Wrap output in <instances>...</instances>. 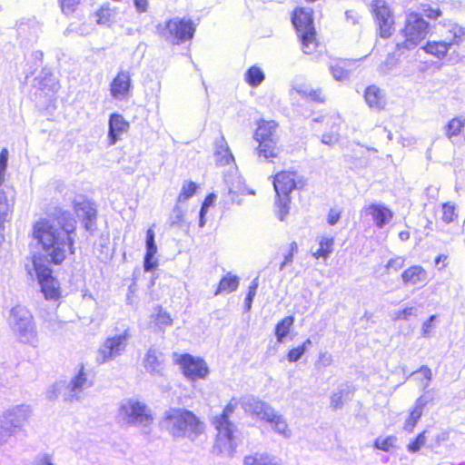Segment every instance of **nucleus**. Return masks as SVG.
<instances>
[{"label":"nucleus","mask_w":465,"mask_h":465,"mask_svg":"<svg viewBox=\"0 0 465 465\" xmlns=\"http://www.w3.org/2000/svg\"><path fill=\"white\" fill-rule=\"evenodd\" d=\"M57 214L38 221L33 231V236L41 245L45 260L54 264H61L67 251L74 253V242L75 220L60 210Z\"/></svg>","instance_id":"obj_1"},{"label":"nucleus","mask_w":465,"mask_h":465,"mask_svg":"<svg viewBox=\"0 0 465 465\" xmlns=\"http://www.w3.org/2000/svg\"><path fill=\"white\" fill-rule=\"evenodd\" d=\"M175 440L188 439L194 441L204 431V424L191 411L183 408H170L160 422Z\"/></svg>","instance_id":"obj_2"},{"label":"nucleus","mask_w":465,"mask_h":465,"mask_svg":"<svg viewBox=\"0 0 465 465\" xmlns=\"http://www.w3.org/2000/svg\"><path fill=\"white\" fill-rule=\"evenodd\" d=\"M449 32L451 37L447 41L443 39L429 40L422 45L423 52L448 64H455L460 61V54L456 50L465 41V27L453 24Z\"/></svg>","instance_id":"obj_3"},{"label":"nucleus","mask_w":465,"mask_h":465,"mask_svg":"<svg viewBox=\"0 0 465 465\" xmlns=\"http://www.w3.org/2000/svg\"><path fill=\"white\" fill-rule=\"evenodd\" d=\"M430 32V25L420 14L411 12L406 15L400 34L401 42L396 43L393 54L397 57L406 55L422 43Z\"/></svg>","instance_id":"obj_4"},{"label":"nucleus","mask_w":465,"mask_h":465,"mask_svg":"<svg viewBox=\"0 0 465 465\" xmlns=\"http://www.w3.org/2000/svg\"><path fill=\"white\" fill-rule=\"evenodd\" d=\"M292 24L305 54H315L319 52L321 42L314 26L313 12L305 7H296L292 12Z\"/></svg>","instance_id":"obj_5"},{"label":"nucleus","mask_w":465,"mask_h":465,"mask_svg":"<svg viewBox=\"0 0 465 465\" xmlns=\"http://www.w3.org/2000/svg\"><path fill=\"white\" fill-rule=\"evenodd\" d=\"M235 404L232 401L226 405L222 414L213 418V425L217 430L215 443L213 448V454L232 458L235 452L234 440L235 426L230 421L229 416L234 411Z\"/></svg>","instance_id":"obj_6"},{"label":"nucleus","mask_w":465,"mask_h":465,"mask_svg":"<svg viewBox=\"0 0 465 465\" xmlns=\"http://www.w3.org/2000/svg\"><path fill=\"white\" fill-rule=\"evenodd\" d=\"M9 326L16 339L25 344L36 346L37 331L31 312L24 306L16 305L10 311Z\"/></svg>","instance_id":"obj_7"},{"label":"nucleus","mask_w":465,"mask_h":465,"mask_svg":"<svg viewBox=\"0 0 465 465\" xmlns=\"http://www.w3.org/2000/svg\"><path fill=\"white\" fill-rule=\"evenodd\" d=\"M156 28L158 35L173 45L191 41L196 31L194 22L185 17L167 19L164 25L159 24Z\"/></svg>","instance_id":"obj_8"},{"label":"nucleus","mask_w":465,"mask_h":465,"mask_svg":"<svg viewBox=\"0 0 465 465\" xmlns=\"http://www.w3.org/2000/svg\"><path fill=\"white\" fill-rule=\"evenodd\" d=\"M370 10L378 35L383 39L391 37L395 32L396 21L386 0H372Z\"/></svg>","instance_id":"obj_9"},{"label":"nucleus","mask_w":465,"mask_h":465,"mask_svg":"<svg viewBox=\"0 0 465 465\" xmlns=\"http://www.w3.org/2000/svg\"><path fill=\"white\" fill-rule=\"evenodd\" d=\"M31 409L28 405H17L6 410L0 416V440L20 430L27 422Z\"/></svg>","instance_id":"obj_10"},{"label":"nucleus","mask_w":465,"mask_h":465,"mask_svg":"<svg viewBox=\"0 0 465 465\" xmlns=\"http://www.w3.org/2000/svg\"><path fill=\"white\" fill-rule=\"evenodd\" d=\"M119 416L128 425L148 427L153 420L150 408L135 400L124 401L119 409Z\"/></svg>","instance_id":"obj_11"},{"label":"nucleus","mask_w":465,"mask_h":465,"mask_svg":"<svg viewBox=\"0 0 465 465\" xmlns=\"http://www.w3.org/2000/svg\"><path fill=\"white\" fill-rule=\"evenodd\" d=\"M131 337L129 329L124 330L121 333L108 336L98 349L97 362H108L123 355Z\"/></svg>","instance_id":"obj_12"},{"label":"nucleus","mask_w":465,"mask_h":465,"mask_svg":"<svg viewBox=\"0 0 465 465\" xmlns=\"http://www.w3.org/2000/svg\"><path fill=\"white\" fill-rule=\"evenodd\" d=\"M33 269L35 272L41 291L45 299L55 300L59 297L58 282L52 276V270L43 263V258L40 255L33 256Z\"/></svg>","instance_id":"obj_13"},{"label":"nucleus","mask_w":465,"mask_h":465,"mask_svg":"<svg viewBox=\"0 0 465 465\" xmlns=\"http://www.w3.org/2000/svg\"><path fill=\"white\" fill-rule=\"evenodd\" d=\"M273 187L279 203H287L291 201V193L297 188V173L293 171H281L274 175Z\"/></svg>","instance_id":"obj_14"},{"label":"nucleus","mask_w":465,"mask_h":465,"mask_svg":"<svg viewBox=\"0 0 465 465\" xmlns=\"http://www.w3.org/2000/svg\"><path fill=\"white\" fill-rule=\"evenodd\" d=\"M239 403L245 413L257 418L261 420L267 421L272 416L275 409L268 402L260 400L252 395H246L240 399Z\"/></svg>","instance_id":"obj_15"},{"label":"nucleus","mask_w":465,"mask_h":465,"mask_svg":"<svg viewBox=\"0 0 465 465\" xmlns=\"http://www.w3.org/2000/svg\"><path fill=\"white\" fill-rule=\"evenodd\" d=\"M91 386L92 381L87 379V374L82 368L69 382L65 381L64 401H74L82 400L84 391Z\"/></svg>","instance_id":"obj_16"},{"label":"nucleus","mask_w":465,"mask_h":465,"mask_svg":"<svg viewBox=\"0 0 465 465\" xmlns=\"http://www.w3.org/2000/svg\"><path fill=\"white\" fill-rule=\"evenodd\" d=\"M178 363L181 365L184 375L191 380L203 379L209 372L203 360L193 358L190 354L180 356Z\"/></svg>","instance_id":"obj_17"},{"label":"nucleus","mask_w":465,"mask_h":465,"mask_svg":"<svg viewBox=\"0 0 465 465\" xmlns=\"http://www.w3.org/2000/svg\"><path fill=\"white\" fill-rule=\"evenodd\" d=\"M132 90L131 74L127 70H119L110 83V94L116 100L127 98Z\"/></svg>","instance_id":"obj_18"},{"label":"nucleus","mask_w":465,"mask_h":465,"mask_svg":"<svg viewBox=\"0 0 465 465\" xmlns=\"http://www.w3.org/2000/svg\"><path fill=\"white\" fill-rule=\"evenodd\" d=\"M355 59L336 58L332 60L330 69L333 77L338 81L348 79L359 67Z\"/></svg>","instance_id":"obj_19"},{"label":"nucleus","mask_w":465,"mask_h":465,"mask_svg":"<svg viewBox=\"0 0 465 465\" xmlns=\"http://www.w3.org/2000/svg\"><path fill=\"white\" fill-rule=\"evenodd\" d=\"M130 124L124 116L117 113H113L109 116L108 143L114 145L120 139L121 135L127 133Z\"/></svg>","instance_id":"obj_20"},{"label":"nucleus","mask_w":465,"mask_h":465,"mask_svg":"<svg viewBox=\"0 0 465 465\" xmlns=\"http://www.w3.org/2000/svg\"><path fill=\"white\" fill-rule=\"evenodd\" d=\"M118 8L110 3H104L92 14L96 25L107 27L116 22Z\"/></svg>","instance_id":"obj_21"},{"label":"nucleus","mask_w":465,"mask_h":465,"mask_svg":"<svg viewBox=\"0 0 465 465\" xmlns=\"http://www.w3.org/2000/svg\"><path fill=\"white\" fill-rule=\"evenodd\" d=\"M364 100L371 109L381 111L386 106V97L383 91L376 84H371L364 90Z\"/></svg>","instance_id":"obj_22"},{"label":"nucleus","mask_w":465,"mask_h":465,"mask_svg":"<svg viewBox=\"0 0 465 465\" xmlns=\"http://www.w3.org/2000/svg\"><path fill=\"white\" fill-rule=\"evenodd\" d=\"M143 367L151 375L162 376L163 374V359L162 353L154 349H149L143 359Z\"/></svg>","instance_id":"obj_23"},{"label":"nucleus","mask_w":465,"mask_h":465,"mask_svg":"<svg viewBox=\"0 0 465 465\" xmlns=\"http://www.w3.org/2000/svg\"><path fill=\"white\" fill-rule=\"evenodd\" d=\"M278 124L272 120H260L254 132L255 141L278 140Z\"/></svg>","instance_id":"obj_24"},{"label":"nucleus","mask_w":465,"mask_h":465,"mask_svg":"<svg viewBox=\"0 0 465 465\" xmlns=\"http://www.w3.org/2000/svg\"><path fill=\"white\" fill-rule=\"evenodd\" d=\"M365 213L372 216L376 225L380 228L387 224L392 218V212L385 205H369Z\"/></svg>","instance_id":"obj_25"},{"label":"nucleus","mask_w":465,"mask_h":465,"mask_svg":"<svg viewBox=\"0 0 465 465\" xmlns=\"http://www.w3.org/2000/svg\"><path fill=\"white\" fill-rule=\"evenodd\" d=\"M157 252V246L154 242V232L149 228L146 232V253L144 257V271H152L156 266V262L153 261L154 254Z\"/></svg>","instance_id":"obj_26"},{"label":"nucleus","mask_w":465,"mask_h":465,"mask_svg":"<svg viewBox=\"0 0 465 465\" xmlns=\"http://www.w3.org/2000/svg\"><path fill=\"white\" fill-rule=\"evenodd\" d=\"M401 279L404 284L415 285L426 282L427 272L422 266L413 265L402 272Z\"/></svg>","instance_id":"obj_27"},{"label":"nucleus","mask_w":465,"mask_h":465,"mask_svg":"<svg viewBox=\"0 0 465 465\" xmlns=\"http://www.w3.org/2000/svg\"><path fill=\"white\" fill-rule=\"evenodd\" d=\"M268 423L272 425V429L278 434L282 437L289 439L292 436L291 430L289 429L286 419L279 413L277 411H274L267 420Z\"/></svg>","instance_id":"obj_28"},{"label":"nucleus","mask_w":465,"mask_h":465,"mask_svg":"<svg viewBox=\"0 0 465 465\" xmlns=\"http://www.w3.org/2000/svg\"><path fill=\"white\" fill-rule=\"evenodd\" d=\"M243 465H282L272 455L267 452H254L246 456Z\"/></svg>","instance_id":"obj_29"},{"label":"nucleus","mask_w":465,"mask_h":465,"mask_svg":"<svg viewBox=\"0 0 465 465\" xmlns=\"http://www.w3.org/2000/svg\"><path fill=\"white\" fill-rule=\"evenodd\" d=\"M258 146L256 148L259 156L265 159H273L279 155L280 147L277 145L278 140L256 141Z\"/></svg>","instance_id":"obj_30"},{"label":"nucleus","mask_w":465,"mask_h":465,"mask_svg":"<svg viewBox=\"0 0 465 465\" xmlns=\"http://www.w3.org/2000/svg\"><path fill=\"white\" fill-rule=\"evenodd\" d=\"M465 129V117L454 116L450 118L444 126L445 135L451 140L463 134Z\"/></svg>","instance_id":"obj_31"},{"label":"nucleus","mask_w":465,"mask_h":465,"mask_svg":"<svg viewBox=\"0 0 465 465\" xmlns=\"http://www.w3.org/2000/svg\"><path fill=\"white\" fill-rule=\"evenodd\" d=\"M427 402L428 401L424 396H420V398L417 399L415 407L411 411L409 419L406 420L404 424L405 430L409 432H411L413 430L417 421L422 415V409L427 404Z\"/></svg>","instance_id":"obj_32"},{"label":"nucleus","mask_w":465,"mask_h":465,"mask_svg":"<svg viewBox=\"0 0 465 465\" xmlns=\"http://www.w3.org/2000/svg\"><path fill=\"white\" fill-rule=\"evenodd\" d=\"M81 208L76 212H81L78 215L83 217L84 228L88 232H93L95 229L96 210L93 205H79Z\"/></svg>","instance_id":"obj_33"},{"label":"nucleus","mask_w":465,"mask_h":465,"mask_svg":"<svg viewBox=\"0 0 465 465\" xmlns=\"http://www.w3.org/2000/svg\"><path fill=\"white\" fill-rule=\"evenodd\" d=\"M239 286V278L235 275H232L228 272L223 277L219 282L218 288L214 292V295H218L222 292H232L237 290Z\"/></svg>","instance_id":"obj_34"},{"label":"nucleus","mask_w":465,"mask_h":465,"mask_svg":"<svg viewBox=\"0 0 465 465\" xmlns=\"http://www.w3.org/2000/svg\"><path fill=\"white\" fill-rule=\"evenodd\" d=\"M265 78L264 73L257 65H252L244 74L245 82L252 87L260 85Z\"/></svg>","instance_id":"obj_35"},{"label":"nucleus","mask_w":465,"mask_h":465,"mask_svg":"<svg viewBox=\"0 0 465 465\" xmlns=\"http://www.w3.org/2000/svg\"><path fill=\"white\" fill-rule=\"evenodd\" d=\"M293 322L294 318L292 316H286L277 323L275 335L279 342H282L283 339L288 335Z\"/></svg>","instance_id":"obj_36"},{"label":"nucleus","mask_w":465,"mask_h":465,"mask_svg":"<svg viewBox=\"0 0 465 465\" xmlns=\"http://www.w3.org/2000/svg\"><path fill=\"white\" fill-rule=\"evenodd\" d=\"M420 15H424L427 19L435 21L442 16L443 11L439 5H432L429 3H421L420 5Z\"/></svg>","instance_id":"obj_37"},{"label":"nucleus","mask_w":465,"mask_h":465,"mask_svg":"<svg viewBox=\"0 0 465 465\" xmlns=\"http://www.w3.org/2000/svg\"><path fill=\"white\" fill-rule=\"evenodd\" d=\"M349 394V391L343 389L333 391L331 395V408L332 410L341 409L344 403L350 401Z\"/></svg>","instance_id":"obj_38"},{"label":"nucleus","mask_w":465,"mask_h":465,"mask_svg":"<svg viewBox=\"0 0 465 465\" xmlns=\"http://www.w3.org/2000/svg\"><path fill=\"white\" fill-rule=\"evenodd\" d=\"M320 248L319 250L313 253V256L316 259L320 257L327 258L332 252V246L334 243V239L332 237L323 236L320 240Z\"/></svg>","instance_id":"obj_39"},{"label":"nucleus","mask_w":465,"mask_h":465,"mask_svg":"<svg viewBox=\"0 0 465 465\" xmlns=\"http://www.w3.org/2000/svg\"><path fill=\"white\" fill-rule=\"evenodd\" d=\"M199 185L196 183L191 180L184 181L179 193L178 200L186 201L190 199L193 195H194L197 193Z\"/></svg>","instance_id":"obj_40"},{"label":"nucleus","mask_w":465,"mask_h":465,"mask_svg":"<svg viewBox=\"0 0 465 465\" xmlns=\"http://www.w3.org/2000/svg\"><path fill=\"white\" fill-rule=\"evenodd\" d=\"M435 212L437 214H440L441 219L447 223L453 222L457 216L454 205H438Z\"/></svg>","instance_id":"obj_41"},{"label":"nucleus","mask_w":465,"mask_h":465,"mask_svg":"<svg viewBox=\"0 0 465 465\" xmlns=\"http://www.w3.org/2000/svg\"><path fill=\"white\" fill-rule=\"evenodd\" d=\"M155 323L161 329L164 330L173 324L171 315L164 311L161 306L158 307V312L155 317Z\"/></svg>","instance_id":"obj_42"},{"label":"nucleus","mask_w":465,"mask_h":465,"mask_svg":"<svg viewBox=\"0 0 465 465\" xmlns=\"http://www.w3.org/2000/svg\"><path fill=\"white\" fill-rule=\"evenodd\" d=\"M65 391V381H61L55 382L52 386H50L46 391V398L50 401H54L58 398L60 394L64 396V392Z\"/></svg>","instance_id":"obj_43"},{"label":"nucleus","mask_w":465,"mask_h":465,"mask_svg":"<svg viewBox=\"0 0 465 465\" xmlns=\"http://www.w3.org/2000/svg\"><path fill=\"white\" fill-rule=\"evenodd\" d=\"M59 2L62 12L70 15L76 11L81 0H59Z\"/></svg>","instance_id":"obj_44"},{"label":"nucleus","mask_w":465,"mask_h":465,"mask_svg":"<svg viewBox=\"0 0 465 465\" xmlns=\"http://www.w3.org/2000/svg\"><path fill=\"white\" fill-rule=\"evenodd\" d=\"M308 100L314 103H324L326 101V95L322 89H312L306 94Z\"/></svg>","instance_id":"obj_45"},{"label":"nucleus","mask_w":465,"mask_h":465,"mask_svg":"<svg viewBox=\"0 0 465 465\" xmlns=\"http://www.w3.org/2000/svg\"><path fill=\"white\" fill-rule=\"evenodd\" d=\"M405 259L401 256H397L388 261L385 268L388 272H397L404 266Z\"/></svg>","instance_id":"obj_46"},{"label":"nucleus","mask_w":465,"mask_h":465,"mask_svg":"<svg viewBox=\"0 0 465 465\" xmlns=\"http://www.w3.org/2000/svg\"><path fill=\"white\" fill-rule=\"evenodd\" d=\"M426 437L425 432L420 433L414 441L411 442L408 445V450L410 452H417L420 450V448L425 444Z\"/></svg>","instance_id":"obj_47"},{"label":"nucleus","mask_w":465,"mask_h":465,"mask_svg":"<svg viewBox=\"0 0 465 465\" xmlns=\"http://www.w3.org/2000/svg\"><path fill=\"white\" fill-rule=\"evenodd\" d=\"M342 213V210L339 206H334L330 209V212L328 213V223L330 225H334L337 223V222L340 220L341 214Z\"/></svg>","instance_id":"obj_48"},{"label":"nucleus","mask_w":465,"mask_h":465,"mask_svg":"<svg viewBox=\"0 0 465 465\" xmlns=\"http://www.w3.org/2000/svg\"><path fill=\"white\" fill-rule=\"evenodd\" d=\"M305 353V346H298L292 349L288 353V361L294 362L299 361L302 356Z\"/></svg>","instance_id":"obj_49"},{"label":"nucleus","mask_w":465,"mask_h":465,"mask_svg":"<svg viewBox=\"0 0 465 465\" xmlns=\"http://www.w3.org/2000/svg\"><path fill=\"white\" fill-rule=\"evenodd\" d=\"M333 361L332 355L327 351L321 352L317 361V365L321 367H328Z\"/></svg>","instance_id":"obj_50"},{"label":"nucleus","mask_w":465,"mask_h":465,"mask_svg":"<svg viewBox=\"0 0 465 465\" xmlns=\"http://www.w3.org/2000/svg\"><path fill=\"white\" fill-rule=\"evenodd\" d=\"M391 445H392V439L390 437L386 438V439H377L374 443V446L376 449L381 450L384 451H389Z\"/></svg>","instance_id":"obj_51"},{"label":"nucleus","mask_w":465,"mask_h":465,"mask_svg":"<svg viewBox=\"0 0 465 465\" xmlns=\"http://www.w3.org/2000/svg\"><path fill=\"white\" fill-rule=\"evenodd\" d=\"M15 201V192L12 188L0 191V203H7Z\"/></svg>","instance_id":"obj_52"},{"label":"nucleus","mask_w":465,"mask_h":465,"mask_svg":"<svg viewBox=\"0 0 465 465\" xmlns=\"http://www.w3.org/2000/svg\"><path fill=\"white\" fill-rule=\"evenodd\" d=\"M12 213L11 205H0V224L10 221Z\"/></svg>","instance_id":"obj_53"},{"label":"nucleus","mask_w":465,"mask_h":465,"mask_svg":"<svg viewBox=\"0 0 465 465\" xmlns=\"http://www.w3.org/2000/svg\"><path fill=\"white\" fill-rule=\"evenodd\" d=\"M414 314V308L413 307H407L401 311H398L394 312V320H407L410 316Z\"/></svg>","instance_id":"obj_54"},{"label":"nucleus","mask_w":465,"mask_h":465,"mask_svg":"<svg viewBox=\"0 0 465 465\" xmlns=\"http://www.w3.org/2000/svg\"><path fill=\"white\" fill-rule=\"evenodd\" d=\"M418 372L421 373L424 378L427 380L426 383L424 384L423 388H427L429 386V381L432 379V372L431 370L427 366H421ZM417 373V371H414L412 374Z\"/></svg>","instance_id":"obj_55"},{"label":"nucleus","mask_w":465,"mask_h":465,"mask_svg":"<svg viewBox=\"0 0 465 465\" xmlns=\"http://www.w3.org/2000/svg\"><path fill=\"white\" fill-rule=\"evenodd\" d=\"M436 319L435 315L430 316V318L422 324V334L423 336H429L430 330L432 329V322Z\"/></svg>","instance_id":"obj_56"},{"label":"nucleus","mask_w":465,"mask_h":465,"mask_svg":"<svg viewBox=\"0 0 465 465\" xmlns=\"http://www.w3.org/2000/svg\"><path fill=\"white\" fill-rule=\"evenodd\" d=\"M275 213L280 221H283L284 218L289 214V205H278Z\"/></svg>","instance_id":"obj_57"},{"label":"nucleus","mask_w":465,"mask_h":465,"mask_svg":"<svg viewBox=\"0 0 465 465\" xmlns=\"http://www.w3.org/2000/svg\"><path fill=\"white\" fill-rule=\"evenodd\" d=\"M134 4L139 13H145L148 10V0H134Z\"/></svg>","instance_id":"obj_58"},{"label":"nucleus","mask_w":465,"mask_h":465,"mask_svg":"<svg viewBox=\"0 0 465 465\" xmlns=\"http://www.w3.org/2000/svg\"><path fill=\"white\" fill-rule=\"evenodd\" d=\"M255 295H256V292H254L251 290L248 291L247 296L244 301V306H245V310L247 312L251 310L252 303V301H253Z\"/></svg>","instance_id":"obj_59"},{"label":"nucleus","mask_w":465,"mask_h":465,"mask_svg":"<svg viewBox=\"0 0 465 465\" xmlns=\"http://www.w3.org/2000/svg\"><path fill=\"white\" fill-rule=\"evenodd\" d=\"M173 213L175 214V218L172 217L171 223L172 225L179 224L183 222V213L182 211L178 206H176L173 210Z\"/></svg>","instance_id":"obj_60"},{"label":"nucleus","mask_w":465,"mask_h":465,"mask_svg":"<svg viewBox=\"0 0 465 465\" xmlns=\"http://www.w3.org/2000/svg\"><path fill=\"white\" fill-rule=\"evenodd\" d=\"M209 206L210 205H202V208L199 212V225H200V227H203L205 224L204 216L208 211Z\"/></svg>","instance_id":"obj_61"},{"label":"nucleus","mask_w":465,"mask_h":465,"mask_svg":"<svg viewBox=\"0 0 465 465\" xmlns=\"http://www.w3.org/2000/svg\"><path fill=\"white\" fill-rule=\"evenodd\" d=\"M35 465H53L49 460L48 457L45 456L41 459H39L36 462H35Z\"/></svg>","instance_id":"obj_62"},{"label":"nucleus","mask_w":465,"mask_h":465,"mask_svg":"<svg viewBox=\"0 0 465 465\" xmlns=\"http://www.w3.org/2000/svg\"><path fill=\"white\" fill-rule=\"evenodd\" d=\"M335 141L333 134H326L322 136V142L325 143H331Z\"/></svg>","instance_id":"obj_63"},{"label":"nucleus","mask_w":465,"mask_h":465,"mask_svg":"<svg viewBox=\"0 0 465 465\" xmlns=\"http://www.w3.org/2000/svg\"><path fill=\"white\" fill-rule=\"evenodd\" d=\"M216 199L214 193H209L203 200V203H213Z\"/></svg>","instance_id":"obj_64"}]
</instances>
